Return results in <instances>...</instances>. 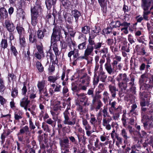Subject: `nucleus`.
<instances>
[{"label":"nucleus","mask_w":153,"mask_h":153,"mask_svg":"<svg viewBox=\"0 0 153 153\" xmlns=\"http://www.w3.org/2000/svg\"><path fill=\"white\" fill-rule=\"evenodd\" d=\"M82 57V56H79V54L78 52V50H77V52L74 53L73 55V59H75L76 60H81L84 59L81 58Z\"/></svg>","instance_id":"46"},{"label":"nucleus","mask_w":153,"mask_h":153,"mask_svg":"<svg viewBox=\"0 0 153 153\" xmlns=\"http://www.w3.org/2000/svg\"><path fill=\"white\" fill-rule=\"evenodd\" d=\"M107 61L104 65V67L107 73L109 74H113L114 72H117V70L114 68V66L112 67L110 64L111 60L109 57L106 58Z\"/></svg>","instance_id":"5"},{"label":"nucleus","mask_w":153,"mask_h":153,"mask_svg":"<svg viewBox=\"0 0 153 153\" xmlns=\"http://www.w3.org/2000/svg\"><path fill=\"white\" fill-rule=\"evenodd\" d=\"M89 86V85L86 84H82L81 83L79 85V90L86 91L87 89V87Z\"/></svg>","instance_id":"50"},{"label":"nucleus","mask_w":153,"mask_h":153,"mask_svg":"<svg viewBox=\"0 0 153 153\" xmlns=\"http://www.w3.org/2000/svg\"><path fill=\"white\" fill-rule=\"evenodd\" d=\"M116 25L117 26L119 27L120 26L123 27H128V24L126 22H123L122 23H121L119 21H117L116 22Z\"/></svg>","instance_id":"51"},{"label":"nucleus","mask_w":153,"mask_h":153,"mask_svg":"<svg viewBox=\"0 0 153 153\" xmlns=\"http://www.w3.org/2000/svg\"><path fill=\"white\" fill-rule=\"evenodd\" d=\"M60 30L59 26H55L53 29V33L51 38V48H52L55 55L59 56L61 53L58 49V45L56 42L60 39Z\"/></svg>","instance_id":"1"},{"label":"nucleus","mask_w":153,"mask_h":153,"mask_svg":"<svg viewBox=\"0 0 153 153\" xmlns=\"http://www.w3.org/2000/svg\"><path fill=\"white\" fill-rule=\"evenodd\" d=\"M90 80V77L85 74L80 78V82L82 84L89 85Z\"/></svg>","instance_id":"15"},{"label":"nucleus","mask_w":153,"mask_h":153,"mask_svg":"<svg viewBox=\"0 0 153 153\" xmlns=\"http://www.w3.org/2000/svg\"><path fill=\"white\" fill-rule=\"evenodd\" d=\"M40 94V98H43L45 100L47 101L49 99L48 94V93L47 90L46 88L43 90L42 91L41 94Z\"/></svg>","instance_id":"27"},{"label":"nucleus","mask_w":153,"mask_h":153,"mask_svg":"<svg viewBox=\"0 0 153 153\" xmlns=\"http://www.w3.org/2000/svg\"><path fill=\"white\" fill-rule=\"evenodd\" d=\"M36 48L38 52H37L41 54H44V51L43 50V46L42 43H41L40 45H38L36 46Z\"/></svg>","instance_id":"55"},{"label":"nucleus","mask_w":153,"mask_h":153,"mask_svg":"<svg viewBox=\"0 0 153 153\" xmlns=\"http://www.w3.org/2000/svg\"><path fill=\"white\" fill-rule=\"evenodd\" d=\"M90 122L92 125H95L96 124L97 122V120H96L94 115L93 114H91V115Z\"/></svg>","instance_id":"47"},{"label":"nucleus","mask_w":153,"mask_h":153,"mask_svg":"<svg viewBox=\"0 0 153 153\" xmlns=\"http://www.w3.org/2000/svg\"><path fill=\"white\" fill-rule=\"evenodd\" d=\"M90 28L88 26H85L82 28V32L84 34H87L90 32Z\"/></svg>","instance_id":"43"},{"label":"nucleus","mask_w":153,"mask_h":153,"mask_svg":"<svg viewBox=\"0 0 153 153\" xmlns=\"http://www.w3.org/2000/svg\"><path fill=\"white\" fill-rule=\"evenodd\" d=\"M99 3L101 7L103 9L106 8L107 1L106 0H98Z\"/></svg>","instance_id":"39"},{"label":"nucleus","mask_w":153,"mask_h":153,"mask_svg":"<svg viewBox=\"0 0 153 153\" xmlns=\"http://www.w3.org/2000/svg\"><path fill=\"white\" fill-rule=\"evenodd\" d=\"M38 16L31 15V23L33 26H35L37 24L38 20L37 18Z\"/></svg>","instance_id":"42"},{"label":"nucleus","mask_w":153,"mask_h":153,"mask_svg":"<svg viewBox=\"0 0 153 153\" xmlns=\"http://www.w3.org/2000/svg\"><path fill=\"white\" fill-rule=\"evenodd\" d=\"M150 121L144 123V126L145 128L148 129L153 128V116L151 115L149 118Z\"/></svg>","instance_id":"20"},{"label":"nucleus","mask_w":153,"mask_h":153,"mask_svg":"<svg viewBox=\"0 0 153 153\" xmlns=\"http://www.w3.org/2000/svg\"><path fill=\"white\" fill-rule=\"evenodd\" d=\"M83 41V42L79 44L78 46V49L79 50H83L86 48V41Z\"/></svg>","instance_id":"44"},{"label":"nucleus","mask_w":153,"mask_h":153,"mask_svg":"<svg viewBox=\"0 0 153 153\" xmlns=\"http://www.w3.org/2000/svg\"><path fill=\"white\" fill-rule=\"evenodd\" d=\"M59 140L60 146L62 149H67L70 148L69 141L67 137L59 139Z\"/></svg>","instance_id":"7"},{"label":"nucleus","mask_w":153,"mask_h":153,"mask_svg":"<svg viewBox=\"0 0 153 153\" xmlns=\"http://www.w3.org/2000/svg\"><path fill=\"white\" fill-rule=\"evenodd\" d=\"M103 106V104L100 100L98 101L97 105L95 108L96 111H98V110L100 109L101 107Z\"/></svg>","instance_id":"54"},{"label":"nucleus","mask_w":153,"mask_h":153,"mask_svg":"<svg viewBox=\"0 0 153 153\" xmlns=\"http://www.w3.org/2000/svg\"><path fill=\"white\" fill-rule=\"evenodd\" d=\"M8 82H11V81H14L16 79V76L13 73H9L8 76Z\"/></svg>","instance_id":"45"},{"label":"nucleus","mask_w":153,"mask_h":153,"mask_svg":"<svg viewBox=\"0 0 153 153\" xmlns=\"http://www.w3.org/2000/svg\"><path fill=\"white\" fill-rule=\"evenodd\" d=\"M16 28L19 35V36H24L25 31L23 27L20 25H17Z\"/></svg>","instance_id":"32"},{"label":"nucleus","mask_w":153,"mask_h":153,"mask_svg":"<svg viewBox=\"0 0 153 153\" xmlns=\"http://www.w3.org/2000/svg\"><path fill=\"white\" fill-rule=\"evenodd\" d=\"M29 41L31 43H35L36 42V35L33 33L30 32L29 35Z\"/></svg>","instance_id":"38"},{"label":"nucleus","mask_w":153,"mask_h":153,"mask_svg":"<svg viewBox=\"0 0 153 153\" xmlns=\"http://www.w3.org/2000/svg\"><path fill=\"white\" fill-rule=\"evenodd\" d=\"M122 107L121 106H119L116 109H115V111H113V114H111L113 115V117L114 120H117L120 116V113L121 112Z\"/></svg>","instance_id":"12"},{"label":"nucleus","mask_w":153,"mask_h":153,"mask_svg":"<svg viewBox=\"0 0 153 153\" xmlns=\"http://www.w3.org/2000/svg\"><path fill=\"white\" fill-rule=\"evenodd\" d=\"M99 81V78L97 76V74H94L93 81V84L94 86V88H95V86H96L98 84Z\"/></svg>","instance_id":"48"},{"label":"nucleus","mask_w":153,"mask_h":153,"mask_svg":"<svg viewBox=\"0 0 153 153\" xmlns=\"http://www.w3.org/2000/svg\"><path fill=\"white\" fill-rule=\"evenodd\" d=\"M103 44L102 42H98L95 45L88 44L84 51V55L81 58L87 60L90 56L92 55L94 49L95 50H100L102 45Z\"/></svg>","instance_id":"2"},{"label":"nucleus","mask_w":153,"mask_h":153,"mask_svg":"<svg viewBox=\"0 0 153 153\" xmlns=\"http://www.w3.org/2000/svg\"><path fill=\"white\" fill-rule=\"evenodd\" d=\"M142 110V116L144 117L145 115H147L148 114V108H145L142 107L141 108Z\"/></svg>","instance_id":"53"},{"label":"nucleus","mask_w":153,"mask_h":153,"mask_svg":"<svg viewBox=\"0 0 153 153\" xmlns=\"http://www.w3.org/2000/svg\"><path fill=\"white\" fill-rule=\"evenodd\" d=\"M101 97L100 95L97 94V93L95 94L92 100V103L93 104H94L97 100L100 99Z\"/></svg>","instance_id":"57"},{"label":"nucleus","mask_w":153,"mask_h":153,"mask_svg":"<svg viewBox=\"0 0 153 153\" xmlns=\"http://www.w3.org/2000/svg\"><path fill=\"white\" fill-rule=\"evenodd\" d=\"M23 86L22 90V95L25 96L26 95V92L27 91V87L25 85V82L23 83Z\"/></svg>","instance_id":"60"},{"label":"nucleus","mask_w":153,"mask_h":153,"mask_svg":"<svg viewBox=\"0 0 153 153\" xmlns=\"http://www.w3.org/2000/svg\"><path fill=\"white\" fill-rule=\"evenodd\" d=\"M76 105L77 106V109L79 114H83V107L79 101L76 102Z\"/></svg>","instance_id":"34"},{"label":"nucleus","mask_w":153,"mask_h":153,"mask_svg":"<svg viewBox=\"0 0 153 153\" xmlns=\"http://www.w3.org/2000/svg\"><path fill=\"white\" fill-rule=\"evenodd\" d=\"M10 46L11 51L13 52L14 55L16 56L18 54V53L15 47L13 45H12V44L10 45Z\"/></svg>","instance_id":"61"},{"label":"nucleus","mask_w":153,"mask_h":153,"mask_svg":"<svg viewBox=\"0 0 153 153\" xmlns=\"http://www.w3.org/2000/svg\"><path fill=\"white\" fill-rule=\"evenodd\" d=\"M19 43L22 47H24L26 45L25 39L24 36H20Z\"/></svg>","instance_id":"40"},{"label":"nucleus","mask_w":153,"mask_h":153,"mask_svg":"<svg viewBox=\"0 0 153 153\" xmlns=\"http://www.w3.org/2000/svg\"><path fill=\"white\" fill-rule=\"evenodd\" d=\"M29 132V130L28 126H25L20 130L19 132L17 134V135L23 134L24 133L27 134Z\"/></svg>","instance_id":"31"},{"label":"nucleus","mask_w":153,"mask_h":153,"mask_svg":"<svg viewBox=\"0 0 153 153\" xmlns=\"http://www.w3.org/2000/svg\"><path fill=\"white\" fill-rule=\"evenodd\" d=\"M117 102L115 101H114L112 102L111 101L109 102V105H111V107L109 108V111L110 114H113V111H115V109L117 108L115 107Z\"/></svg>","instance_id":"30"},{"label":"nucleus","mask_w":153,"mask_h":153,"mask_svg":"<svg viewBox=\"0 0 153 153\" xmlns=\"http://www.w3.org/2000/svg\"><path fill=\"white\" fill-rule=\"evenodd\" d=\"M47 81L44 79L38 82L37 86L39 89L40 94H41L42 91L44 89L46 85Z\"/></svg>","instance_id":"14"},{"label":"nucleus","mask_w":153,"mask_h":153,"mask_svg":"<svg viewBox=\"0 0 153 153\" xmlns=\"http://www.w3.org/2000/svg\"><path fill=\"white\" fill-rule=\"evenodd\" d=\"M148 79V76L146 74L142 75L140 77V80L142 82H146Z\"/></svg>","instance_id":"59"},{"label":"nucleus","mask_w":153,"mask_h":153,"mask_svg":"<svg viewBox=\"0 0 153 153\" xmlns=\"http://www.w3.org/2000/svg\"><path fill=\"white\" fill-rule=\"evenodd\" d=\"M133 76V74L131 73L130 75L131 77L130 82L128 83V85L129 87L130 91L132 92H134V78Z\"/></svg>","instance_id":"21"},{"label":"nucleus","mask_w":153,"mask_h":153,"mask_svg":"<svg viewBox=\"0 0 153 153\" xmlns=\"http://www.w3.org/2000/svg\"><path fill=\"white\" fill-rule=\"evenodd\" d=\"M36 67L39 72H42L44 71V67L41 62L37 61L36 62Z\"/></svg>","instance_id":"35"},{"label":"nucleus","mask_w":153,"mask_h":153,"mask_svg":"<svg viewBox=\"0 0 153 153\" xmlns=\"http://www.w3.org/2000/svg\"><path fill=\"white\" fill-rule=\"evenodd\" d=\"M18 91L17 87L13 88L12 89L11 95L13 98H15L18 95Z\"/></svg>","instance_id":"37"},{"label":"nucleus","mask_w":153,"mask_h":153,"mask_svg":"<svg viewBox=\"0 0 153 153\" xmlns=\"http://www.w3.org/2000/svg\"><path fill=\"white\" fill-rule=\"evenodd\" d=\"M109 99V94L107 91H105L102 94V100L105 104L108 101Z\"/></svg>","instance_id":"29"},{"label":"nucleus","mask_w":153,"mask_h":153,"mask_svg":"<svg viewBox=\"0 0 153 153\" xmlns=\"http://www.w3.org/2000/svg\"><path fill=\"white\" fill-rule=\"evenodd\" d=\"M67 29L70 35L71 36L74 37L76 32L74 31L73 29L71 28L68 27Z\"/></svg>","instance_id":"63"},{"label":"nucleus","mask_w":153,"mask_h":153,"mask_svg":"<svg viewBox=\"0 0 153 153\" xmlns=\"http://www.w3.org/2000/svg\"><path fill=\"white\" fill-rule=\"evenodd\" d=\"M3 26H5L7 30L9 32H13L15 29L13 23L9 19H7L4 20Z\"/></svg>","instance_id":"8"},{"label":"nucleus","mask_w":153,"mask_h":153,"mask_svg":"<svg viewBox=\"0 0 153 153\" xmlns=\"http://www.w3.org/2000/svg\"><path fill=\"white\" fill-rule=\"evenodd\" d=\"M42 128L46 132L48 133L50 132L51 129H50L49 126L48 125L45 124L44 122L42 123Z\"/></svg>","instance_id":"52"},{"label":"nucleus","mask_w":153,"mask_h":153,"mask_svg":"<svg viewBox=\"0 0 153 153\" xmlns=\"http://www.w3.org/2000/svg\"><path fill=\"white\" fill-rule=\"evenodd\" d=\"M56 0H46L45 3L48 9H50L52 6L56 4Z\"/></svg>","instance_id":"26"},{"label":"nucleus","mask_w":153,"mask_h":153,"mask_svg":"<svg viewBox=\"0 0 153 153\" xmlns=\"http://www.w3.org/2000/svg\"><path fill=\"white\" fill-rule=\"evenodd\" d=\"M67 43L70 48H71V47H73L74 48H75L76 46V43L74 40H72L71 37H68L66 39Z\"/></svg>","instance_id":"22"},{"label":"nucleus","mask_w":153,"mask_h":153,"mask_svg":"<svg viewBox=\"0 0 153 153\" xmlns=\"http://www.w3.org/2000/svg\"><path fill=\"white\" fill-rule=\"evenodd\" d=\"M117 81L119 82L118 86L122 90L126 89L127 86V82L129 79L125 73L120 74L116 78Z\"/></svg>","instance_id":"4"},{"label":"nucleus","mask_w":153,"mask_h":153,"mask_svg":"<svg viewBox=\"0 0 153 153\" xmlns=\"http://www.w3.org/2000/svg\"><path fill=\"white\" fill-rule=\"evenodd\" d=\"M143 18L146 20H149V17L148 16V15L150 13V10H143Z\"/></svg>","instance_id":"41"},{"label":"nucleus","mask_w":153,"mask_h":153,"mask_svg":"<svg viewBox=\"0 0 153 153\" xmlns=\"http://www.w3.org/2000/svg\"><path fill=\"white\" fill-rule=\"evenodd\" d=\"M0 16L3 19H6L8 17L7 11L3 7L0 9Z\"/></svg>","instance_id":"28"},{"label":"nucleus","mask_w":153,"mask_h":153,"mask_svg":"<svg viewBox=\"0 0 153 153\" xmlns=\"http://www.w3.org/2000/svg\"><path fill=\"white\" fill-rule=\"evenodd\" d=\"M30 100H28L27 96H25L22 98L20 101V105L21 107L25 105H28L30 103Z\"/></svg>","instance_id":"25"},{"label":"nucleus","mask_w":153,"mask_h":153,"mask_svg":"<svg viewBox=\"0 0 153 153\" xmlns=\"http://www.w3.org/2000/svg\"><path fill=\"white\" fill-rule=\"evenodd\" d=\"M108 88L112 97L113 98H115L116 95V91H118V89L116 87L115 85H113L111 84L109 85Z\"/></svg>","instance_id":"13"},{"label":"nucleus","mask_w":153,"mask_h":153,"mask_svg":"<svg viewBox=\"0 0 153 153\" xmlns=\"http://www.w3.org/2000/svg\"><path fill=\"white\" fill-rule=\"evenodd\" d=\"M149 0H141V7L143 10H149L151 6Z\"/></svg>","instance_id":"18"},{"label":"nucleus","mask_w":153,"mask_h":153,"mask_svg":"<svg viewBox=\"0 0 153 153\" xmlns=\"http://www.w3.org/2000/svg\"><path fill=\"white\" fill-rule=\"evenodd\" d=\"M59 75L57 74L56 76H51L48 77V81L54 83L59 78Z\"/></svg>","instance_id":"33"},{"label":"nucleus","mask_w":153,"mask_h":153,"mask_svg":"<svg viewBox=\"0 0 153 153\" xmlns=\"http://www.w3.org/2000/svg\"><path fill=\"white\" fill-rule=\"evenodd\" d=\"M110 121V119L106 117H103L102 119V125L104 126L105 127L106 129L108 130H110L111 129V126L109 124Z\"/></svg>","instance_id":"17"},{"label":"nucleus","mask_w":153,"mask_h":153,"mask_svg":"<svg viewBox=\"0 0 153 153\" xmlns=\"http://www.w3.org/2000/svg\"><path fill=\"white\" fill-rule=\"evenodd\" d=\"M46 32L45 29L43 30L39 29L36 32V35L38 39L40 41L43 39L45 36V33Z\"/></svg>","instance_id":"19"},{"label":"nucleus","mask_w":153,"mask_h":153,"mask_svg":"<svg viewBox=\"0 0 153 153\" xmlns=\"http://www.w3.org/2000/svg\"><path fill=\"white\" fill-rule=\"evenodd\" d=\"M0 46L2 49L4 50L8 47V43L6 39H2L0 43Z\"/></svg>","instance_id":"36"},{"label":"nucleus","mask_w":153,"mask_h":153,"mask_svg":"<svg viewBox=\"0 0 153 153\" xmlns=\"http://www.w3.org/2000/svg\"><path fill=\"white\" fill-rule=\"evenodd\" d=\"M98 74V75L97 76L100 79V80L103 82H105L107 76L105 72L103 70V69H99Z\"/></svg>","instance_id":"11"},{"label":"nucleus","mask_w":153,"mask_h":153,"mask_svg":"<svg viewBox=\"0 0 153 153\" xmlns=\"http://www.w3.org/2000/svg\"><path fill=\"white\" fill-rule=\"evenodd\" d=\"M23 112L18 109H16L14 111V118L15 120L19 121L23 117Z\"/></svg>","instance_id":"16"},{"label":"nucleus","mask_w":153,"mask_h":153,"mask_svg":"<svg viewBox=\"0 0 153 153\" xmlns=\"http://www.w3.org/2000/svg\"><path fill=\"white\" fill-rule=\"evenodd\" d=\"M150 87V85L145 83H143L140 87V89L141 90H148Z\"/></svg>","instance_id":"56"},{"label":"nucleus","mask_w":153,"mask_h":153,"mask_svg":"<svg viewBox=\"0 0 153 153\" xmlns=\"http://www.w3.org/2000/svg\"><path fill=\"white\" fill-rule=\"evenodd\" d=\"M69 110L70 109L67 108L63 113L64 118L63 123L65 125H73L76 123V117L73 115L74 114V112L71 111V114L72 117L71 120L69 118L70 112Z\"/></svg>","instance_id":"3"},{"label":"nucleus","mask_w":153,"mask_h":153,"mask_svg":"<svg viewBox=\"0 0 153 153\" xmlns=\"http://www.w3.org/2000/svg\"><path fill=\"white\" fill-rule=\"evenodd\" d=\"M77 96V99L80 102H83L87 98H88L86 96V94L84 93H81L80 94H76Z\"/></svg>","instance_id":"23"},{"label":"nucleus","mask_w":153,"mask_h":153,"mask_svg":"<svg viewBox=\"0 0 153 153\" xmlns=\"http://www.w3.org/2000/svg\"><path fill=\"white\" fill-rule=\"evenodd\" d=\"M58 57H56V55H54L50 51H49L47 53L46 56L47 60L49 59H50L51 62H52V64H57L58 63Z\"/></svg>","instance_id":"10"},{"label":"nucleus","mask_w":153,"mask_h":153,"mask_svg":"<svg viewBox=\"0 0 153 153\" xmlns=\"http://www.w3.org/2000/svg\"><path fill=\"white\" fill-rule=\"evenodd\" d=\"M35 56L38 59H41L42 57H44L45 56L44 54H41L39 53L36 52L35 54Z\"/></svg>","instance_id":"64"},{"label":"nucleus","mask_w":153,"mask_h":153,"mask_svg":"<svg viewBox=\"0 0 153 153\" xmlns=\"http://www.w3.org/2000/svg\"><path fill=\"white\" fill-rule=\"evenodd\" d=\"M107 109V108L104 107L103 109L101 111V112L103 113V117H106L108 116Z\"/></svg>","instance_id":"62"},{"label":"nucleus","mask_w":153,"mask_h":153,"mask_svg":"<svg viewBox=\"0 0 153 153\" xmlns=\"http://www.w3.org/2000/svg\"><path fill=\"white\" fill-rule=\"evenodd\" d=\"M87 94L89 96H91L93 99L94 96V88H91L88 89Z\"/></svg>","instance_id":"58"},{"label":"nucleus","mask_w":153,"mask_h":153,"mask_svg":"<svg viewBox=\"0 0 153 153\" xmlns=\"http://www.w3.org/2000/svg\"><path fill=\"white\" fill-rule=\"evenodd\" d=\"M31 15L39 16V13L42 12V10L40 5L35 4L34 6L31 8Z\"/></svg>","instance_id":"6"},{"label":"nucleus","mask_w":153,"mask_h":153,"mask_svg":"<svg viewBox=\"0 0 153 153\" xmlns=\"http://www.w3.org/2000/svg\"><path fill=\"white\" fill-rule=\"evenodd\" d=\"M71 14L75 18L76 22H77L79 17L81 15V13L77 10L74 9L72 10Z\"/></svg>","instance_id":"24"},{"label":"nucleus","mask_w":153,"mask_h":153,"mask_svg":"<svg viewBox=\"0 0 153 153\" xmlns=\"http://www.w3.org/2000/svg\"><path fill=\"white\" fill-rule=\"evenodd\" d=\"M100 32L99 31H97L96 30H93L89 34V38L88 39V42L89 44L93 45H97V43H95L94 41V38L96 36V34L95 33H98Z\"/></svg>","instance_id":"9"},{"label":"nucleus","mask_w":153,"mask_h":153,"mask_svg":"<svg viewBox=\"0 0 153 153\" xmlns=\"http://www.w3.org/2000/svg\"><path fill=\"white\" fill-rule=\"evenodd\" d=\"M127 118L126 116V114L124 113L122 115L121 120L123 126L126 127L127 125Z\"/></svg>","instance_id":"49"}]
</instances>
